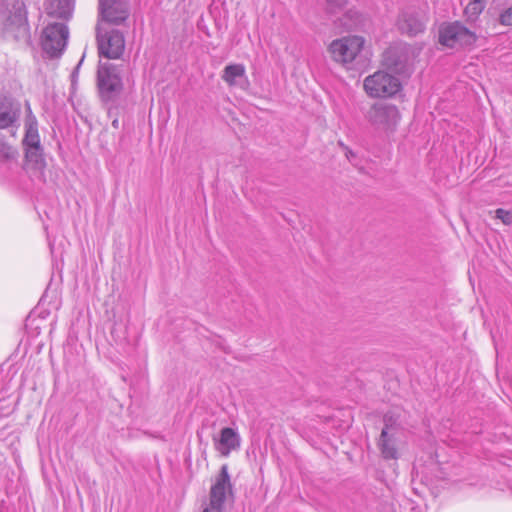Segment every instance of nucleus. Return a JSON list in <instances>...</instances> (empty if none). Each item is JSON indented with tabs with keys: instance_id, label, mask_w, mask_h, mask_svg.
Returning a JSON list of instances; mask_svg holds the SVG:
<instances>
[{
	"instance_id": "nucleus-22",
	"label": "nucleus",
	"mask_w": 512,
	"mask_h": 512,
	"mask_svg": "<svg viewBox=\"0 0 512 512\" xmlns=\"http://www.w3.org/2000/svg\"><path fill=\"white\" fill-rule=\"evenodd\" d=\"M348 0H326V11L329 14H336L345 9Z\"/></svg>"
},
{
	"instance_id": "nucleus-15",
	"label": "nucleus",
	"mask_w": 512,
	"mask_h": 512,
	"mask_svg": "<svg viewBox=\"0 0 512 512\" xmlns=\"http://www.w3.org/2000/svg\"><path fill=\"white\" fill-rule=\"evenodd\" d=\"M213 444L221 456L228 457L233 450L240 448L241 437L235 429L225 427L213 437Z\"/></svg>"
},
{
	"instance_id": "nucleus-16",
	"label": "nucleus",
	"mask_w": 512,
	"mask_h": 512,
	"mask_svg": "<svg viewBox=\"0 0 512 512\" xmlns=\"http://www.w3.org/2000/svg\"><path fill=\"white\" fill-rule=\"evenodd\" d=\"M74 2L75 0H47L44 9L50 17L67 20L72 15Z\"/></svg>"
},
{
	"instance_id": "nucleus-26",
	"label": "nucleus",
	"mask_w": 512,
	"mask_h": 512,
	"mask_svg": "<svg viewBox=\"0 0 512 512\" xmlns=\"http://www.w3.org/2000/svg\"><path fill=\"white\" fill-rule=\"evenodd\" d=\"M113 126L116 127L117 126V120H114L113 121Z\"/></svg>"
},
{
	"instance_id": "nucleus-2",
	"label": "nucleus",
	"mask_w": 512,
	"mask_h": 512,
	"mask_svg": "<svg viewBox=\"0 0 512 512\" xmlns=\"http://www.w3.org/2000/svg\"><path fill=\"white\" fill-rule=\"evenodd\" d=\"M365 118L375 130L393 133L400 122L401 115L396 105L377 102L368 109Z\"/></svg>"
},
{
	"instance_id": "nucleus-23",
	"label": "nucleus",
	"mask_w": 512,
	"mask_h": 512,
	"mask_svg": "<svg viewBox=\"0 0 512 512\" xmlns=\"http://www.w3.org/2000/svg\"><path fill=\"white\" fill-rule=\"evenodd\" d=\"M496 218L500 219L504 224L509 225L512 223V213L504 209L496 210Z\"/></svg>"
},
{
	"instance_id": "nucleus-1",
	"label": "nucleus",
	"mask_w": 512,
	"mask_h": 512,
	"mask_svg": "<svg viewBox=\"0 0 512 512\" xmlns=\"http://www.w3.org/2000/svg\"><path fill=\"white\" fill-rule=\"evenodd\" d=\"M25 4L22 0H6L0 12V30L7 39L20 40L29 36Z\"/></svg>"
},
{
	"instance_id": "nucleus-12",
	"label": "nucleus",
	"mask_w": 512,
	"mask_h": 512,
	"mask_svg": "<svg viewBox=\"0 0 512 512\" xmlns=\"http://www.w3.org/2000/svg\"><path fill=\"white\" fill-rule=\"evenodd\" d=\"M399 432L396 427L387 423L385 417V427L382 429L379 440L378 448L381 455L386 460H396L399 458Z\"/></svg>"
},
{
	"instance_id": "nucleus-18",
	"label": "nucleus",
	"mask_w": 512,
	"mask_h": 512,
	"mask_svg": "<svg viewBox=\"0 0 512 512\" xmlns=\"http://www.w3.org/2000/svg\"><path fill=\"white\" fill-rule=\"evenodd\" d=\"M222 79L229 86H241L243 87L241 81L248 83L246 77V69L243 64H230L227 65L222 73Z\"/></svg>"
},
{
	"instance_id": "nucleus-20",
	"label": "nucleus",
	"mask_w": 512,
	"mask_h": 512,
	"mask_svg": "<svg viewBox=\"0 0 512 512\" xmlns=\"http://www.w3.org/2000/svg\"><path fill=\"white\" fill-rule=\"evenodd\" d=\"M484 7L485 3L483 0H471L465 8V15L470 21H474L483 11Z\"/></svg>"
},
{
	"instance_id": "nucleus-5",
	"label": "nucleus",
	"mask_w": 512,
	"mask_h": 512,
	"mask_svg": "<svg viewBox=\"0 0 512 512\" xmlns=\"http://www.w3.org/2000/svg\"><path fill=\"white\" fill-rule=\"evenodd\" d=\"M97 43L99 55L108 59H118L125 49L123 34L115 29L107 30L103 24L97 26Z\"/></svg>"
},
{
	"instance_id": "nucleus-7",
	"label": "nucleus",
	"mask_w": 512,
	"mask_h": 512,
	"mask_svg": "<svg viewBox=\"0 0 512 512\" xmlns=\"http://www.w3.org/2000/svg\"><path fill=\"white\" fill-rule=\"evenodd\" d=\"M364 43L361 36H346L332 41L328 51L336 62L351 63L362 50Z\"/></svg>"
},
{
	"instance_id": "nucleus-10",
	"label": "nucleus",
	"mask_w": 512,
	"mask_h": 512,
	"mask_svg": "<svg viewBox=\"0 0 512 512\" xmlns=\"http://www.w3.org/2000/svg\"><path fill=\"white\" fill-rule=\"evenodd\" d=\"M99 10L103 25H119L129 15L127 4L122 0H99Z\"/></svg>"
},
{
	"instance_id": "nucleus-13",
	"label": "nucleus",
	"mask_w": 512,
	"mask_h": 512,
	"mask_svg": "<svg viewBox=\"0 0 512 512\" xmlns=\"http://www.w3.org/2000/svg\"><path fill=\"white\" fill-rule=\"evenodd\" d=\"M398 29L409 36H416L425 29V18L413 8L403 10L397 20Z\"/></svg>"
},
{
	"instance_id": "nucleus-25",
	"label": "nucleus",
	"mask_w": 512,
	"mask_h": 512,
	"mask_svg": "<svg viewBox=\"0 0 512 512\" xmlns=\"http://www.w3.org/2000/svg\"><path fill=\"white\" fill-rule=\"evenodd\" d=\"M346 150H347L346 151V157L348 158V160L350 162H353V159L355 158V154L351 150H349L348 148H346Z\"/></svg>"
},
{
	"instance_id": "nucleus-9",
	"label": "nucleus",
	"mask_w": 512,
	"mask_h": 512,
	"mask_svg": "<svg viewBox=\"0 0 512 512\" xmlns=\"http://www.w3.org/2000/svg\"><path fill=\"white\" fill-rule=\"evenodd\" d=\"M475 40V33L459 22L442 25L439 30L440 43L450 48L469 46Z\"/></svg>"
},
{
	"instance_id": "nucleus-11",
	"label": "nucleus",
	"mask_w": 512,
	"mask_h": 512,
	"mask_svg": "<svg viewBox=\"0 0 512 512\" xmlns=\"http://www.w3.org/2000/svg\"><path fill=\"white\" fill-rule=\"evenodd\" d=\"M409 50L406 44L390 47L383 55V65L396 74L405 73L410 63Z\"/></svg>"
},
{
	"instance_id": "nucleus-24",
	"label": "nucleus",
	"mask_w": 512,
	"mask_h": 512,
	"mask_svg": "<svg viewBox=\"0 0 512 512\" xmlns=\"http://www.w3.org/2000/svg\"><path fill=\"white\" fill-rule=\"evenodd\" d=\"M500 21L504 25H512V6L500 15Z\"/></svg>"
},
{
	"instance_id": "nucleus-17",
	"label": "nucleus",
	"mask_w": 512,
	"mask_h": 512,
	"mask_svg": "<svg viewBox=\"0 0 512 512\" xmlns=\"http://www.w3.org/2000/svg\"><path fill=\"white\" fill-rule=\"evenodd\" d=\"M25 136L23 145L25 148L41 147L40 136L38 132V122L36 117L32 114L30 107L27 108V115L25 118Z\"/></svg>"
},
{
	"instance_id": "nucleus-8",
	"label": "nucleus",
	"mask_w": 512,
	"mask_h": 512,
	"mask_svg": "<svg viewBox=\"0 0 512 512\" xmlns=\"http://www.w3.org/2000/svg\"><path fill=\"white\" fill-rule=\"evenodd\" d=\"M232 492V485L228 473L227 465L220 469L215 483L212 485L209 493V502L204 506L202 512H222L228 493Z\"/></svg>"
},
{
	"instance_id": "nucleus-4",
	"label": "nucleus",
	"mask_w": 512,
	"mask_h": 512,
	"mask_svg": "<svg viewBox=\"0 0 512 512\" xmlns=\"http://www.w3.org/2000/svg\"><path fill=\"white\" fill-rule=\"evenodd\" d=\"M69 37V31L63 23L48 24L41 37V44L44 53L50 58L60 57L66 46Z\"/></svg>"
},
{
	"instance_id": "nucleus-21",
	"label": "nucleus",
	"mask_w": 512,
	"mask_h": 512,
	"mask_svg": "<svg viewBox=\"0 0 512 512\" xmlns=\"http://www.w3.org/2000/svg\"><path fill=\"white\" fill-rule=\"evenodd\" d=\"M18 155L19 154L16 148L4 141H0V160L6 162L16 161Z\"/></svg>"
},
{
	"instance_id": "nucleus-6",
	"label": "nucleus",
	"mask_w": 512,
	"mask_h": 512,
	"mask_svg": "<svg viewBox=\"0 0 512 512\" xmlns=\"http://www.w3.org/2000/svg\"><path fill=\"white\" fill-rule=\"evenodd\" d=\"M97 82L100 94L104 100L114 99L123 87L118 67L109 63L99 64Z\"/></svg>"
},
{
	"instance_id": "nucleus-14",
	"label": "nucleus",
	"mask_w": 512,
	"mask_h": 512,
	"mask_svg": "<svg viewBox=\"0 0 512 512\" xmlns=\"http://www.w3.org/2000/svg\"><path fill=\"white\" fill-rule=\"evenodd\" d=\"M20 115V105L0 93V129L13 128L17 130Z\"/></svg>"
},
{
	"instance_id": "nucleus-19",
	"label": "nucleus",
	"mask_w": 512,
	"mask_h": 512,
	"mask_svg": "<svg viewBox=\"0 0 512 512\" xmlns=\"http://www.w3.org/2000/svg\"><path fill=\"white\" fill-rule=\"evenodd\" d=\"M45 167L42 147L25 148V166L29 172H42Z\"/></svg>"
},
{
	"instance_id": "nucleus-3",
	"label": "nucleus",
	"mask_w": 512,
	"mask_h": 512,
	"mask_svg": "<svg viewBox=\"0 0 512 512\" xmlns=\"http://www.w3.org/2000/svg\"><path fill=\"white\" fill-rule=\"evenodd\" d=\"M363 88L371 98H389L400 91L401 82L391 73L378 70L364 79Z\"/></svg>"
}]
</instances>
